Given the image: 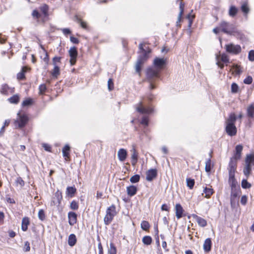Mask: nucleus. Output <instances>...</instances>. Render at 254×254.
<instances>
[{
    "mask_svg": "<svg viewBox=\"0 0 254 254\" xmlns=\"http://www.w3.org/2000/svg\"><path fill=\"white\" fill-rule=\"evenodd\" d=\"M166 60L164 58H156L153 64L156 69L152 67L147 68L146 81L149 83V89L153 90L156 88V82L160 78V72L166 64Z\"/></svg>",
    "mask_w": 254,
    "mask_h": 254,
    "instance_id": "1",
    "label": "nucleus"
},
{
    "mask_svg": "<svg viewBox=\"0 0 254 254\" xmlns=\"http://www.w3.org/2000/svg\"><path fill=\"white\" fill-rule=\"evenodd\" d=\"M143 45V43H140L139 45V49L142 52V54L138 56L135 65V71L138 73L141 72L142 65L149 58V54L151 52V49L149 47L147 48V50L144 49Z\"/></svg>",
    "mask_w": 254,
    "mask_h": 254,
    "instance_id": "2",
    "label": "nucleus"
},
{
    "mask_svg": "<svg viewBox=\"0 0 254 254\" xmlns=\"http://www.w3.org/2000/svg\"><path fill=\"white\" fill-rule=\"evenodd\" d=\"M221 31L228 35H233L236 30L234 25L229 22L222 21L220 23Z\"/></svg>",
    "mask_w": 254,
    "mask_h": 254,
    "instance_id": "3",
    "label": "nucleus"
},
{
    "mask_svg": "<svg viewBox=\"0 0 254 254\" xmlns=\"http://www.w3.org/2000/svg\"><path fill=\"white\" fill-rule=\"evenodd\" d=\"M225 49L227 53L233 55H238L241 53L242 51L241 47L240 45H234L233 44L226 45Z\"/></svg>",
    "mask_w": 254,
    "mask_h": 254,
    "instance_id": "4",
    "label": "nucleus"
},
{
    "mask_svg": "<svg viewBox=\"0 0 254 254\" xmlns=\"http://www.w3.org/2000/svg\"><path fill=\"white\" fill-rule=\"evenodd\" d=\"M19 117V120L15 121V126L18 125L19 128H22L25 126L28 121V117L25 115H21L19 113L17 114Z\"/></svg>",
    "mask_w": 254,
    "mask_h": 254,
    "instance_id": "5",
    "label": "nucleus"
},
{
    "mask_svg": "<svg viewBox=\"0 0 254 254\" xmlns=\"http://www.w3.org/2000/svg\"><path fill=\"white\" fill-rule=\"evenodd\" d=\"M69 55L70 57V63L71 65H73L75 64L76 61V58L77 56V50L75 47H71L69 51Z\"/></svg>",
    "mask_w": 254,
    "mask_h": 254,
    "instance_id": "6",
    "label": "nucleus"
},
{
    "mask_svg": "<svg viewBox=\"0 0 254 254\" xmlns=\"http://www.w3.org/2000/svg\"><path fill=\"white\" fill-rule=\"evenodd\" d=\"M136 111L142 114H149L153 112V109L150 107H145L143 106L142 102L139 103L138 106L136 107Z\"/></svg>",
    "mask_w": 254,
    "mask_h": 254,
    "instance_id": "7",
    "label": "nucleus"
},
{
    "mask_svg": "<svg viewBox=\"0 0 254 254\" xmlns=\"http://www.w3.org/2000/svg\"><path fill=\"white\" fill-rule=\"evenodd\" d=\"M63 199V195L62 192L58 190L54 194V196L53 198V200L51 202V204L52 205H56L58 206H60L61 204V201Z\"/></svg>",
    "mask_w": 254,
    "mask_h": 254,
    "instance_id": "8",
    "label": "nucleus"
},
{
    "mask_svg": "<svg viewBox=\"0 0 254 254\" xmlns=\"http://www.w3.org/2000/svg\"><path fill=\"white\" fill-rule=\"evenodd\" d=\"M237 160L231 158L228 165L229 175H235L237 168Z\"/></svg>",
    "mask_w": 254,
    "mask_h": 254,
    "instance_id": "9",
    "label": "nucleus"
},
{
    "mask_svg": "<svg viewBox=\"0 0 254 254\" xmlns=\"http://www.w3.org/2000/svg\"><path fill=\"white\" fill-rule=\"evenodd\" d=\"M225 129L227 133L231 136L235 135L237 133V128L235 124H226Z\"/></svg>",
    "mask_w": 254,
    "mask_h": 254,
    "instance_id": "10",
    "label": "nucleus"
},
{
    "mask_svg": "<svg viewBox=\"0 0 254 254\" xmlns=\"http://www.w3.org/2000/svg\"><path fill=\"white\" fill-rule=\"evenodd\" d=\"M146 180L151 182L157 176V170L156 169H151L146 172Z\"/></svg>",
    "mask_w": 254,
    "mask_h": 254,
    "instance_id": "11",
    "label": "nucleus"
},
{
    "mask_svg": "<svg viewBox=\"0 0 254 254\" xmlns=\"http://www.w3.org/2000/svg\"><path fill=\"white\" fill-rule=\"evenodd\" d=\"M243 147L242 145L239 144L236 145L235 147V150L234 152V155L232 158L236 160H238L241 158V153L243 150Z\"/></svg>",
    "mask_w": 254,
    "mask_h": 254,
    "instance_id": "12",
    "label": "nucleus"
},
{
    "mask_svg": "<svg viewBox=\"0 0 254 254\" xmlns=\"http://www.w3.org/2000/svg\"><path fill=\"white\" fill-rule=\"evenodd\" d=\"M246 165L245 167L244 168L243 172L244 175L247 177H248V176L250 175L251 172L252 171V163L249 160L248 158H246Z\"/></svg>",
    "mask_w": 254,
    "mask_h": 254,
    "instance_id": "13",
    "label": "nucleus"
},
{
    "mask_svg": "<svg viewBox=\"0 0 254 254\" xmlns=\"http://www.w3.org/2000/svg\"><path fill=\"white\" fill-rule=\"evenodd\" d=\"M175 211L176 216L178 219L185 216V215L184 214V210L180 203L176 204Z\"/></svg>",
    "mask_w": 254,
    "mask_h": 254,
    "instance_id": "14",
    "label": "nucleus"
},
{
    "mask_svg": "<svg viewBox=\"0 0 254 254\" xmlns=\"http://www.w3.org/2000/svg\"><path fill=\"white\" fill-rule=\"evenodd\" d=\"M77 214L72 211H70L68 213V223L70 225L73 226L76 223Z\"/></svg>",
    "mask_w": 254,
    "mask_h": 254,
    "instance_id": "15",
    "label": "nucleus"
},
{
    "mask_svg": "<svg viewBox=\"0 0 254 254\" xmlns=\"http://www.w3.org/2000/svg\"><path fill=\"white\" fill-rule=\"evenodd\" d=\"M184 6H185V4L184 3H183L182 2H181L180 3V6H179L180 12H179V15L178 17L177 21L176 22V26L178 28L181 27V24L180 23L181 21L182 16L184 13Z\"/></svg>",
    "mask_w": 254,
    "mask_h": 254,
    "instance_id": "16",
    "label": "nucleus"
},
{
    "mask_svg": "<svg viewBox=\"0 0 254 254\" xmlns=\"http://www.w3.org/2000/svg\"><path fill=\"white\" fill-rule=\"evenodd\" d=\"M191 216L194 219L196 220L199 226L204 227L207 225V221L204 219L197 216L195 214H192Z\"/></svg>",
    "mask_w": 254,
    "mask_h": 254,
    "instance_id": "17",
    "label": "nucleus"
},
{
    "mask_svg": "<svg viewBox=\"0 0 254 254\" xmlns=\"http://www.w3.org/2000/svg\"><path fill=\"white\" fill-rule=\"evenodd\" d=\"M203 249L205 252H209L211 250L212 242L210 238H207L203 244Z\"/></svg>",
    "mask_w": 254,
    "mask_h": 254,
    "instance_id": "18",
    "label": "nucleus"
},
{
    "mask_svg": "<svg viewBox=\"0 0 254 254\" xmlns=\"http://www.w3.org/2000/svg\"><path fill=\"white\" fill-rule=\"evenodd\" d=\"M118 156L120 161H124L127 156V151L123 148L120 149L118 152Z\"/></svg>",
    "mask_w": 254,
    "mask_h": 254,
    "instance_id": "19",
    "label": "nucleus"
},
{
    "mask_svg": "<svg viewBox=\"0 0 254 254\" xmlns=\"http://www.w3.org/2000/svg\"><path fill=\"white\" fill-rule=\"evenodd\" d=\"M137 191V188L135 186L131 185L127 188V193L130 196H132L136 194Z\"/></svg>",
    "mask_w": 254,
    "mask_h": 254,
    "instance_id": "20",
    "label": "nucleus"
},
{
    "mask_svg": "<svg viewBox=\"0 0 254 254\" xmlns=\"http://www.w3.org/2000/svg\"><path fill=\"white\" fill-rule=\"evenodd\" d=\"M76 192V189L74 187H67L66 190V194L69 197H72Z\"/></svg>",
    "mask_w": 254,
    "mask_h": 254,
    "instance_id": "21",
    "label": "nucleus"
},
{
    "mask_svg": "<svg viewBox=\"0 0 254 254\" xmlns=\"http://www.w3.org/2000/svg\"><path fill=\"white\" fill-rule=\"evenodd\" d=\"M241 10L243 13L244 16L247 17L248 14L250 11V8L247 2H245L243 3L241 6Z\"/></svg>",
    "mask_w": 254,
    "mask_h": 254,
    "instance_id": "22",
    "label": "nucleus"
},
{
    "mask_svg": "<svg viewBox=\"0 0 254 254\" xmlns=\"http://www.w3.org/2000/svg\"><path fill=\"white\" fill-rule=\"evenodd\" d=\"M240 192V188L239 186L236 188H231V199L232 200L234 199V198H237L239 193Z\"/></svg>",
    "mask_w": 254,
    "mask_h": 254,
    "instance_id": "23",
    "label": "nucleus"
},
{
    "mask_svg": "<svg viewBox=\"0 0 254 254\" xmlns=\"http://www.w3.org/2000/svg\"><path fill=\"white\" fill-rule=\"evenodd\" d=\"M228 182L231 188L238 187V183L236 179L235 178V175H229Z\"/></svg>",
    "mask_w": 254,
    "mask_h": 254,
    "instance_id": "24",
    "label": "nucleus"
},
{
    "mask_svg": "<svg viewBox=\"0 0 254 254\" xmlns=\"http://www.w3.org/2000/svg\"><path fill=\"white\" fill-rule=\"evenodd\" d=\"M29 219L28 217H25L22 219L21 229L23 231H26L28 229V226L29 224Z\"/></svg>",
    "mask_w": 254,
    "mask_h": 254,
    "instance_id": "25",
    "label": "nucleus"
},
{
    "mask_svg": "<svg viewBox=\"0 0 254 254\" xmlns=\"http://www.w3.org/2000/svg\"><path fill=\"white\" fill-rule=\"evenodd\" d=\"M77 242L76 236L74 234H70L68 237V244L70 247L74 246Z\"/></svg>",
    "mask_w": 254,
    "mask_h": 254,
    "instance_id": "26",
    "label": "nucleus"
},
{
    "mask_svg": "<svg viewBox=\"0 0 254 254\" xmlns=\"http://www.w3.org/2000/svg\"><path fill=\"white\" fill-rule=\"evenodd\" d=\"M247 116L249 118H254V103L251 104L247 108Z\"/></svg>",
    "mask_w": 254,
    "mask_h": 254,
    "instance_id": "27",
    "label": "nucleus"
},
{
    "mask_svg": "<svg viewBox=\"0 0 254 254\" xmlns=\"http://www.w3.org/2000/svg\"><path fill=\"white\" fill-rule=\"evenodd\" d=\"M114 216L110 212H106V215L104 217V221L106 225H109L114 218Z\"/></svg>",
    "mask_w": 254,
    "mask_h": 254,
    "instance_id": "28",
    "label": "nucleus"
},
{
    "mask_svg": "<svg viewBox=\"0 0 254 254\" xmlns=\"http://www.w3.org/2000/svg\"><path fill=\"white\" fill-rule=\"evenodd\" d=\"M131 151L132 152V153L131 154V164L133 166H134L137 162V160H138V153H137V152L136 151L135 148H133L132 150H131Z\"/></svg>",
    "mask_w": 254,
    "mask_h": 254,
    "instance_id": "29",
    "label": "nucleus"
},
{
    "mask_svg": "<svg viewBox=\"0 0 254 254\" xmlns=\"http://www.w3.org/2000/svg\"><path fill=\"white\" fill-rule=\"evenodd\" d=\"M238 12V9L234 5H231L229 10V15L232 17H235Z\"/></svg>",
    "mask_w": 254,
    "mask_h": 254,
    "instance_id": "30",
    "label": "nucleus"
},
{
    "mask_svg": "<svg viewBox=\"0 0 254 254\" xmlns=\"http://www.w3.org/2000/svg\"><path fill=\"white\" fill-rule=\"evenodd\" d=\"M203 193L205 194V197L209 198L211 195L214 192L213 190L211 188L205 187L203 191Z\"/></svg>",
    "mask_w": 254,
    "mask_h": 254,
    "instance_id": "31",
    "label": "nucleus"
},
{
    "mask_svg": "<svg viewBox=\"0 0 254 254\" xmlns=\"http://www.w3.org/2000/svg\"><path fill=\"white\" fill-rule=\"evenodd\" d=\"M25 67H22L21 71L17 73V78L19 80H22L25 79V73L26 72V70H25Z\"/></svg>",
    "mask_w": 254,
    "mask_h": 254,
    "instance_id": "32",
    "label": "nucleus"
},
{
    "mask_svg": "<svg viewBox=\"0 0 254 254\" xmlns=\"http://www.w3.org/2000/svg\"><path fill=\"white\" fill-rule=\"evenodd\" d=\"M70 146L66 144L63 148L62 152L63 156L65 158L68 157L69 156Z\"/></svg>",
    "mask_w": 254,
    "mask_h": 254,
    "instance_id": "33",
    "label": "nucleus"
},
{
    "mask_svg": "<svg viewBox=\"0 0 254 254\" xmlns=\"http://www.w3.org/2000/svg\"><path fill=\"white\" fill-rule=\"evenodd\" d=\"M142 243L145 245H150L152 242V238L149 236H145L143 237L142 240Z\"/></svg>",
    "mask_w": 254,
    "mask_h": 254,
    "instance_id": "34",
    "label": "nucleus"
},
{
    "mask_svg": "<svg viewBox=\"0 0 254 254\" xmlns=\"http://www.w3.org/2000/svg\"><path fill=\"white\" fill-rule=\"evenodd\" d=\"M106 212H110L113 216L116 215L117 212L116 210V206L114 204H112L111 206L109 207L106 210Z\"/></svg>",
    "mask_w": 254,
    "mask_h": 254,
    "instance_id": "35",
    "label": "nucleus"
},
{
    "mask_svg": "<svg viewBox=\"0 0 254 254\" xmlns=\"http://www.w3.org/2000/svg\"><path fill=\"white\" fill-rule=\"evenodd\" d=\"M187 186L190 189H192L194 185L195 181L194 179L190 178H187Z\"/></svg>",
    "mask_w": 254,
    "mask_h": 254,
    "instance_id": "36",
    "label": "nucleus"
},
{
    "mask_svg": "<svg viewBox=\"0 0 254 254\" xmlns=\"http://www.w3.org/2000/svg\"><path fill=\"white\" fill-rule=\"evenodd\" d=\"M10 103L13 104H17L19 101V97L18 95L16 94L8 99Z\"/></svg>",
    "mask_w": 254,
    "mask_h": 254,
    "instance_id": "37",
    "label": "nucleus"
},
{
    "mask_svg": "<svg viewBox=\"0 0 254 254\" xmlns=\"http://www.w3.org/2000/svg\"><path fill=\"white\" fill-rule=\"evenodd\" d=\"M33 99L31 98H28L23 101L22 103V106L23 107H28L32 105L33 104Z\"/></svg>",
    "mask_w": 254,
    "mask_h": 254,
    "instance_id": "38",
    "label": "nucleus"
},
{
    "mask_svg": "<svg viewBox=\"0 0 254 254\" xmlns=\"http://www.w3.org/2000/svg\"><path fill=\"white\" fill-rule=\"evenodd\" d=\"M49 6L47 4H45L40 7V11L44 14L45 17L48 16Z\"/></svg>",
    "mask_w": 254,
    "mask_h": 254,
    "instance_id": "39",
    "label": "nucleus"
},
{
    "mask_svg": "<svg viewBox=\"0 0 254 254\" xmlns=\"http://www.w3.org/2000/svg\"><path fill=\"white\" fill-rule=\"evenodd\" d=\"M9 90V87L6 84L2 85L0 89V92L3 94H8Z\"/></svg>",
    "mask_w": 254,
    "mask_h": 254,
    "instance_id": "40",
    "label": "nucleus"
},
{
    "mask_svg": "<svg viewBox=\"0 0 254 254\" xmlns=\"http://www.w3.org/2000/svg\"><path fill=\"white\" fill-rule=\"evenodd\" d=\"M150 224L147 221H142L141 223V228L144 231H148L150 228Z\"/></svg>",
    "mask_w": 254,
    "mask_h": 254,
    "instance_id": "41",
    "label": "nucleus"
},
{
    "mask_svg": "<svg viewBox=\"0 0 254 254\" xmlns=\"http://www.w3.org/2000/svg\"><path fill=\"white\" fill-rule=\"evenodd\" d=\"M236 119L237 118L236 115L234 114H231L229 119L227 120L226 122V124L231 123L232 124H235Z\"/></svg>",
    "mask_w": 254,
    "mask_h": 254,
    "instance_id": "42",
    "label": "nucleus"
},
{
    "mask_svg": "<svg viewBox=\"0 0 254 254\" xmlns=\"http://www.w3.org/2000/svg\"><path fill=\"white\" fill-rule=\"evenodd\" d=\"M109 254H116L117 249L113 243H111L110 244V248L108 250Z\"/></svg>",
    "mask_w": 254,
    "mask_h": 254,
    "instance_id": "43",
    "label": "nucleus"
},
{
    "mask_svg": "<svg viewBox=\"0 0 254 254\" xmlns=\"http://www.w3.org/2000/svg\"><path fill=\"white\" fill-rule=\"evenodd\" d=\"M205 171L207 173H210L211 170V159H208L206 163H205Z\"/></svg>",
    "mask_w": 254,
    "mask_h": 254,
    "instance_id": "44",
    "label": "nucleus"
},
{
    "mask_svg": "<svg viewBox=\"0 0 254 254\" xmlns=\"http://www.w3.org/2000/svg\"><path fill=\"white\" fill-rule=\"evenodd\" d=\"M140 176L138 174L134 175L132 176L130 178V181L132 183H138L140 180Z\"/></svg>",
    "mask_w": 254,
    "mask_h": 254,
    "instance_id": "45",
    "label": "nucleus"
},
{
    "mask_svg": "<svg viewBox=\"0 0 254 254\" xmlns=\"http://www.w3.org/2000/svg\"><path fill=\"white\" fill-rule=\"evenodd\" d=\"M70 208L72 210H77L78 209V203L75 200H72L70 204Z\"/></svg>",
    "mask_w": 254,
    "mask_h": 254,
    "instance_id": "46",
    "label": "nucleus"
},
{
    "mask_svg": "<svg viewBox=\"0 0 254 254\" xmlns=\"http://www.w3.org/2000/svg\"><path fill=\"white\" fill-rule=\"evenodd\" d=\"M54 68L52 72V75L54 77H57L60 73V67L57 65H54Z\"/></svg>",
    "mask_w": 254,
    "mask_h": 254,
    "instance_id": "47",
    "label": "nucleus"
},
{
    "mask_svg": "<svg viewBox=\"0 0 254 254\" xmlns=\"http://www.w3.org/2000/svg\"><path fill=\"white\" fill-rule=\"evenodd\" d=\"M251 187V185L246 179H243L242 181V187L243 189H249Z\"/></svg>",
    "mask_w": 254,
    "mask_h": 254,
    "instance_id": "48",
    "label": "nucleus"
},
{
    "mask_svg": "<svg viewBox=\"0 0 254 254\" xmlns=\"http://www.w3.org/2000/svg\"><path fill=\"white\" fill-rule=\"evenodd\" d=\"M239 86L236 83H233L231 84V92L233 93H236L238 92L239 90Z\"/></svg>",
    "mask_w": 254,
    "mask_h": 254,
    "instance_id": "49",
    "label": "nucleus"
},
{
    "mask_svg": "<svg viewBox=\"0 0 254 254\" xmlns=\"http://www.w3.org/2000/svg\"><path fill=\"white\" fill-rule=\"evenodd\" d=\"M39 94L43 95L45 93L47 90V87L46 84H41L39 87Z\"/></svg>",
    "mask_w": 254,
    "mask_h": 254,
    "instance_id": "50",
    "label": "nucleus"
},
{
    "mask_svg": "<svg viewBox=\"0 0 254 254\" xmlns=\"http://www.w3.org/2000/svg\"><path fill=\"white\" fill-rule=\"evenodd\" d=\"M38 217L40 220L43 221L45 219V214L44 210L40 209L38 212Z\"/></svg>",
    "mask_w": 254,
    "mask_h": 254,
    "instance_id": "51",
    "label": "nucleus"
},
{
    "mask_svg": "<svg viewBox=\"0 0 254 254\" xmlns=\"http://www.w3.org/2000/svg\"><path fill=\"white\" fill-rule=\"evenodd\" d=\"M221 61L225 64L229 63V59L226 54H222L220 57Z\"/></svg>",
    "mask_w": 254,
    "mask_h": 254,
    "instance_id": "52",
    "label": "nucleus"
},
{
    "mask_svg": "<svg viewBox=\"0 0 254 254\" xmlns=\"http://www.w3.org/2000/svg\"><path fill=\"white\" fill-rule=\"evenodd\" d=\"M97 240L99 242V243L98 245V248L99 250V254H103V247L102 246L101 243L100 242V237L99 236L97 238Z\"/></svg>",
    "mask_w": 254,
    "mask_h": 254,
    "instance_id": "53",
    "label": "nucleus"
},
{
    "mask_svg": "<svg viewBox=\"0 0 254 254\" xmlns=\"http://www.w3.org/2000/svg\"><path fill=\"white\" fill-rule=\"evenodd\" d=\"M148 118L146 116H144L142 118L140 124L147 127L148 125Z\"/></svg>",
    "mask_w": 254,
    "mask_h": 254,
    "instance_id": "54",
    "label": "nucleus"
},
{
    "mask_svg": "<svg viewBox=\"0 0 254 254\" xmlns=\"http://www.w3.org/2000/svg\"><path fill=\"white\" fill-rule=\"evenodd\" d=\"M253 82V78L251 76H248L244 80V83L246 84H250Z\"/></svg>",
    "mask_w": 254,
    "mask_h": 254,
    "instance_id": "55",
    "label": "nucleus"
},
{
    "mask_svg": "<svg viewBox=\"0 0 254 254\" xmlns=\"http://www.w3.org/2000/svg\"><path fill=\"white\" fill-rule=\"evenodd\" d=\"M249 60L251 62L254 61V50H251L248 54Z\"/></svg>",
    "mask_w": 254,
    "mask_h": 254,
    "instance_id": "56",
    "label": "nucleus"
},
{
    "mask_svg": "<svg viewBox=\"0 0 254 254\" xmlns=\"http://www.w3.org/2000/svg\"><path fill=\"white\" fill-rule=\"evenodd\" d=\"M233 68L235 69V70H234L235 72L237 74H240L242 72V70L241 69V67L240 66L236 65V64H234V65H233Z\"/></svg>",
    "mask_w": 254,
    "mask_h": 254,
    "instance_id": "57",
    "label": "nucleus"
},
{
    "mask_svg": "<svg viewBox=\"0 0 254 254\" xmlns=\"http://www.w3.org/2000/svg\"><path fill=\"white\" fill-rule=\"evenodd\" d=\"M17 184H19L21 187H23L25 185L24 181L23 180L22 178L18 177L16 180Z\"/></svg>",
    "mask_w": 254,
    "mask_h": 254,
    "instance_id": "58",
    "label": "nucleus"
},
{
    "mask_svg": "<svg viewBox=\"0 0 254 254\" xmlns=\"http://www.w3.org/2000/svg\"><path fill=\"white\" fill-rule=\"evenodd\" d=\"M108 89L110 91H111L113 90V89L114 88V83H113V80L111 78H110L108 80Z\"/></svg>",
    "mask_w": 254,
    "mask_h": 254,
    "instance_id": "59",
    "label": "nucleus"
},
{
    "mask_svg": "<svg viewBox=\"0 0 254 254\" xmlns=\"http://www.w3.org/2000/svg\"><path fill=\"white\" fill-rule=\"evenodd\" d=\"M23 250L26 252H29L30 250V243L29 242L26 241L25 242Z\"/></svg>",
    "mask_w": 254,
    "mask_h": 254,
    "instance_id": "60",
    "label": "nucleus"
},
{
    "mask_svg": "<svg viewBox=\"0 0 254 254\" xmlns=\"http://www.w3.org/2000/svg\"><path fill=\"white\" fill-rule=\"evenodd\" d=\"M246 158H248L249 160L252 163V164H254V154H251L247 155Z\"/></svg>",
    "mask_w": 254,
    "mask_h": 254,
    "instance_id": "61",
    "label": "nucleus"
},
{
    "mask_svg": "<svg viewBox=\"0 0 254 254\" xmlns=\"http://www.w3.org/2000/svg\"><path fill=\"white\" fill-rule=\"evenodd\" d=\"M70 40L72 43L75 44H77L79 42V40L73 36H70Z\"/></svg>",
    "mask_w": 254,
    "mask_h": 254,
    "instance_id": "62",
    "label": "nucleus"
},
{
    "mask_svg": "<svg viewBox=\"0 0 254 254\" xmlns=\"http://www.w3.org/2000/svg\"><path fill=\"white\" fill-rule=\"evenodd\" d=\"M247 202V197L246 195H243L242 196L241 199V203L243 205H245L246 204Z\"/></svg>",
    "mask_w": 254,
    "mask_h": 254,
    "instance_id": "63",
    "label": "nucleus"
},
{
    "mask_svg": "<svg viewBox=\"0 0 254 254\" xmlns=\"http://www.w3.org/2000/svg\"><path fill=\"white\" fill-rule=\"evenodd\" d=\"M61 30L65 35L70 34L71 33L70 30L69 28H63Z\"/></svg>",
    "mask_w": 254,
    "mask_h": 254,
    "instance_id": "64",
    "label": "nucleus"
}]
</instances>
